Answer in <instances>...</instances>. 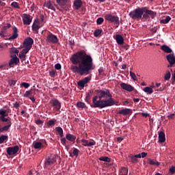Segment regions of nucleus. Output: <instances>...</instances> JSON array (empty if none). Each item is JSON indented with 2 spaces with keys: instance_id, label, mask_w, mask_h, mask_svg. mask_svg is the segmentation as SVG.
Here are the masks:
<instances>
[{
  "instance_id": "1",
  "label": "nucleus",
  "mask_w": 175,
  "mask_h": 175,
  "mask_svg": "<svg viewBox=\"0 0 175 175\" xmlns=\"http://www.w3.org/2000/svg\"><path fill=\"white\" fill-rule=\"evenodd\" d=\"M70 59L72 63L70 70L79 75H89L94 68L92 56L88 55L84 50L75 53Z\"/></svg>"
},
{
  "instance_id": "2",
  "label": "nucleus",
  "mask_w": 175,
  "mask_h": 175,
  "mask_svg": "<svg viewBox=\"0 0 175 175\" xmlns=\"http://www.w3.org/2000/svg\"><path fill=\"white\" fill-rule=\"evenodd\" d=\"M97 95L92 98V108H107L113 106L115 100L113 98L109 89H96Z\"/></svg>"
},
{
  "instance_id": "3",
  "label": "nucleus",
  "mask_w": 175,
  "mask_h": 175,
  "mask_svg": "<svg viewBox=\"0 0 175 175\" xmlns=\"http://www.w3.org/2000/svg\"><path fill=\"white\" fill-rule=\"evenodd\" d=\"M148 14H150L151 18H154L157 13L152 12V10H147L144 7L143 8H135V10H133V12H130L129 16L133 20H137L142 18V16L144 18H148Z\"/></svg>"
},
{
  "instance_id": "4",
  "label": "nucleus",
  "mask_w": 175,
  "mask_h": 175,
  "mask_svg": "<svg viewBox=\"0 0 175 175\" xmlns=\"http://www.w3.org/2000/svg\"><path fill=\"white\" fill-rule=\"evenodd\" d=\"M34 41L32 37H26V39L23 41V46H21V47H25V57L27 55V53H29V51L31 49L33 44Z\"/></svg>"
},
{
  "instance_id": "5",
  "label": "nucleus",
  "mask_w": 175,
  "mask_h": 175,
  "mask_svg": "<svg viewBox=\"0 0 175 175\" xmlns=\"http://www.w3.org/2000/svg\"><path fill=\"white\" fill-rule=\"evenodd\" d=\"M105 20H108V22L117 23V25H120L119 16H116L115 15H111V13H109L105 16Z\"/></svg>"
},
{
  "instance_id": "6",
  "label": "nucleus",
  "mask_w": 175,
  "mask_h": 175,
  "mask_svg": "<svg viewBox=\"0 0 175 175\" xmlns=\"http://www.w3.org/2000/svg\"><path fill=\"white\" fill-rule=\"evenodd\" d=\"M57 161L56 158L54 156H49L48 158H46L44 161V168H49V166L54 165V163Z\"/></svg>"
},
{
  "instance_id": "7",
  "label": "nucleus",
  "mask_w": 175,
  "mask_h": 175,
  "mask_svg": "<svg viewBox=\"0 0 175 175\" xmlns=\"http://www.w3.org/2000/svg\"><path fill=\"white\" fill-rule=\"evenodd\" d=\"M49 103L52 106H53V108H55V109H61L62 103L59 100V99H57L56 98H53L50 100Z\"/></svg>"
},
{
  "instance_id": "8",
  "label": "nucleus",
  "mask_w": 175,
  "mask_h": 175,
  "mask_svg": "<svg viewBox=\"0 0 175 175\" xmlns=\"http://www.w3.org/2000/svg\"><path fill=\"white\" fill-rule=\"evenodd\" d=\"M32 16L28 13H23V22L24 25H30L32 22Z\"/></svg>"
},
{
  "instance_id": "9",
  "label": "nucleus",
  "mask_w": 175,
  "mask_h": 175,
  "mask_svg": "<svg viewBox=\"0 0 175 175\" xmlns=\"http://www.w3.org/2000/svg\"><path fill=\"white\" fill-rule=\"evenodd\" d=\"M57 132L59 133V135L61 137V143L63 146H66V139L64 137V131L62 127H57L56 128Z\"/></svg>"
},
{
  "instance_id": "10",
  "label": "nucleus",
  "mask_w": 175,
  "mask_h": 175,
  "mask_svg": "<svg viewBox=\"0 0 175 175\" xmlns=\"http://www.w3.org/2000/svg\"><path fill=\"white\" fill-rule=\"evenodd\" d=\"M18 63H20V58H18V56L14 55V56H12L11 59H10L8 65L10 67H14L15 65H18Z\"/></svg>"
},
{
  "instance_id": "11",
  "label": "nucleus",
  "mask_w": 175,
  "mask_h": 175,
  "mask_svg": "<svg viewBox=\"0 0 175 175\" xmlns=\"http://www.w3.org/2000/svg\"><path fill=\"white\" fill-rule=\"evenodd\" d=\"M19 151V146H13L7 148V153L9 155L16 154V152Z\"/></svg>"
},
{
  "instance_id": "12",
  "label": "nucleus",
  "mask_w": 175,
  "mask_h": 175,
  "mask_svg": "<svg viewBox=\"0 0 175 175\" xmlns=\"http://www.w3.org/2000/svg\"><path fill=\"white\" fill-rule=\"evenodd\" d=\"M166 58L170 63L168 67L173 66L175 64V55H174V53H172V51H171V53H169V55H167Z\"/></svg>"
},
{
  "instance_id": "13",
  "label": "nucleus",
  "mask_w": 175,
  "mask_h": 175,
  "mask_svg": "<svg viewBox=\"0 0 175 175\" xmlns=\"http://www.w3.org/2000/svg\"><path fill=\"white\" fill-rule=\"evenodd\" d=\"M0 115L1 122H8L10 123V120L8 118H6V116H8V113H7L6 109H0Z\"/></svg>"
},
{
  "instance_id": "14",
  "label": "nucleus",
  "mask_w": 175,
  "mask_h": 175,
  "mask_svg": "<svg viewBox=\"0 0 175 175\" xmlns=\"http://www.w3.org/2000/svg\"><path fill=\"white\" fill-rule=\"evenodd\" d=\"M120 87L124 90H128L129 92H132L133 90H135V88H133V85H131V84H126L125 82H122L120 84Z\"/></svg>"
},
{
  "instance_id": "15",
  "label": "nucleus",
  "mask_w": 175,
  "mask_h": 175,
  "mask_svg": "<svg viewBox=\"0 0 175 175\" xmlns=\"http://www.w3.org/2000/svg\"><path fill=\"white\" fill-rule=\"evenodd\" d=\"M46 39L48 40V42H52L53 44L58 42V37H57V36H55L54 34H49V36H47L46 37Z\"/></svg>"
},
{
  "instance_id": "16",
  "label": "nucleus",
  "mask_w": 175,
  "mask_h": 175,
  "mask_svg": "<svg viewBox=\"0 0 175 175\" xmlns=\"http://www.w3.org/2000/svg\"><path fill=\"white\" fill-rule=\"evenodd\" d=\"M119 115H132L133 109L131 108H123V109H119Z\"/></svg>"
},
{
  "instance_id": "17",
  "label": "nucleus",
  "mask_w": 175,
  "mask_h": 175,
  "mask_svg": "<svg viewBox=\"0 0 175 175\" xmlns=\"http://www.w3.org/2000/svg\"><path fill=\"white\" fill-rule=\"evenodd\" d=\"M91 80V77H85V79H83L81 81H79L77 84L79 87H85V83H88Z\"/></svg>"
},
{
  "instance_id": "18",
  "label": "nucleus",
  "mask_w": 175,
  "mask_h": 175,
  "mask_svg": "<svg viewBox=\"0 0 175 175\" xmlns=\"http://www.w3.org/2000/svg\"><path fill=\"white\" fill-rule=\"evenodd\" d=\"M129 158L130 159L131 163H138L139 160L138 158H142V154H129Z\"/></svg>"
},
{
  "instance_id": "19",
  "label": "nucleus",
  "mask_w": 175,
  "mask_h": 175,
  "mask_svg": "<svg viewBox=\"0 0 175 175\" xmlns=\"http://www.w3.org/2000/svg\"><path fill=\"white\" fill-rule=\"evenodd\" d=\"M12 125L11 119L9 120V123H8V125H5L4 127H1V116H0V132H8V130L10 129V126Z\"/></svg>"
},
{
  "instance_id": "20",
  "label": "nucleus",
  "mask_w": 175,
  "mask_h": 175,
  "mask_svg": "<svg viewBox=\"0 0 175 175\" xmlns=\"http://www.w3.org/2000/svg\"><path fill=\"white\" fill-rule=\"evenodd\" d=\"M17 37H18V30L17 27H13V34L9 37V40L17 39Z\"/></svg>"
},
{
  "instance_id": "21",
  "label": "nucleus",
  "mask_w": 175,
  "mask_h": 175,
  "mask_svg": "<svg viewBox=\"0 0 175 175\" xmlns=\"http://www.w3.org/2000/svg\"><path fill=\"white\" fill-rule=\"evenodd\" d=\"M81 142L83 146H95L96 142L95 141H88L87 139H81Z\"/></svg>"
},
{
  "instance_id": "22",
  "label": "nucleus",
  "mask_w": 175,
  "mask_h": 175,
  "mask_svg": "<svg viewBox=\"0 0 175 175\" xmlns=\"http://www.w3.org/2000/svg\"><path fill=\"white\" fill-rule=\"evenodd\" d=\"M39 29H40V26L39 25V22H38L37 20H35V21L33 23V25H32V30L36 32V33H38Z\"/></svg>"
},
{
  "instance_id": "23",
  "label": "nucleus",
  "mask_w": 175,
  "mask_h": 175,
  "mask_svg": "<svg viewBox=\"0 0 175 175\" xmlns=\"http://www.w3.org/2000/svg\"><path fill=\"white\" fill-rule=\"evenodd\" d=\"M83 4L82 0H75L74 1V8L75 10H80Z\"/></svg>"
},
{
  "instance_id": "24",
  "label": "nucleus",
  "mask_w": 175,
  "mask_h": 175,
  "mask_svg": "<svg viewBox=\"0 0 175 175\" xmlns=\"http://www.w3.org/2000/svg\"><path fill=\"white\" fill-rule=\"evenodd\" d=\"M66 139L67 140H70V142H75V140L77 139L76 135H74L73 134H66Z\"/></svg>"
},
{
  "instance_id": "25",
  "label": "nucleus",
  "mask_w": 175,
  "mask_h": 175,
  "mask_svg": "<svg viewBox=\"0 0 175 175\" xmlns=\"http://www.w3.org/2000/svg\"><path fill=\"white\" fill-rule=\"evenodd\" d=\"M166 140L165 132L161 131L159 133V142H165Z\"/></svg>"
},
{
  "instance_id": "26",
  "label": "nucleus",
  "mask_w": 175,
  "mask_h": 175,
  "mask_svg": "<svg viewBox=\"0 0 175 175\" xmlns=\"http://www.w3.org/2000/svg\"><path fill=\"white\" fill-rule=\"evenodd\" d=\"M116 40L118 44H120V45L121 44H124V37H122V36H121L120 34H117L116 36Z\"/></svg>"
},
{
  "instance_id": "27",
  "label": "nucleus",
  "mask_w": 175,
  "mask_h": 175,
  "mask_svg": "<svg viewBox=\"0 0 175 175\" xmlns=\"http://www.w3.org/2000/svg\"><path fill=\"white\" fill-rule=\"evenodd\" d=\"M19 58L22 59V61H25L26 59V49L25 48H23L22 49V51L19 53Z\"/></svg>"
},
{
  "instance_id": "28",
  "label": "nucleus",
  "mask_w": 175,
  "mask_h": 175,
  "mask_svg": "<svg viewBox=\"0 0 175 175\" xmlns=\"http://www.w3.org/2000/svg\"><path fill=\"white\" fill-rule=\"evenodd\" d=\"M161 49L163 51H165V53H172V49H171V48H170V46H167L166 44H163V46H161Z\"/></svg>"
},
{
  "instance_id": "29",
  "label": "nucleus",
  "mask_w": 175,
  "mask_h": 175,
  "mask_svg": "<svg viewBox=\"0 0 175 175\" xmlns=\"http://www.w3.org/2000/svg\"><path fill=\"white\" fill-rule=\"evenodd\" d=\"M45 6H46V8H49V10H53L54 11H55L56 10L55 6H53L51 1H48L47 3H46Z\"/></svg>"
},
{
  "instance_id": "30",
  "label": "nucleus",
  "mask_w": 175,
  "mask_h": 175,
  "mask_svg": "<svg viewBox=\"0 0 175 175\" xmlns=\"http://www.w3.org/2000/svg\"><path fill=\"white\" fill-rule=\"evenodd\" d=\"M99 159L100 161H107L108 163L111 161V158H109V156H100Z\"/></svg>"
},
{
  "instance_id": "31",
  "label": "nucleus",
  "mask_w": 175,
  "mask_h": 175,
  "mask_svg": "<svg viewBox=\"0 0 175 175\" xmlns=\"http://www.w3.org/2000/svg\"><path fill=\"white\" fill-rule=\"evenodd\" d=\"M77 108H86V105H85V103H83L82 101H78L77 103Z\"/></svg>"
},
{
  "instance_id": "32",
  "label": "nucleus",
  "mask_w": 175,
  "mask_h": 175,
  "mask_svg": "<svg viewBox=\"0 0 175 175\" xmlns=\"http://www.w3.org/2000/svg\"><path fill=\"white\" fill-rule=\"evenodd\" d=\"M43 146H42V142H34L33 148L35 149H40V148H43Z\"/></svg>"
},
{
  "instance_id": "33",
  "label": "nucleus",
  "mask_w": 175,
  "mask_h": 175,
  "mask_svg": "<svg viewBox=\"0 0 175 175\" xmlns=\"http://www.w3.org/2000/svg\"><path fill=\"white\" fill-rule=\"evenodd\" d=\"M170 20H172L171 16H165V18H163L161 20V23H169L170 22Z\"/></svg>"
},
{
  "instance_id": "34",
  "label": "nucleus",
  "mask_w": 175,
  "mask_h": 175,
  "mask_svg": "<svg viewBox=\"0 0 175 175\" xmlns=\"http://www.w3.org/2000/svg\"><path fill=\"white\" fill-rule=\"evenodd\" d=\"M103 31V29H96L94 30V36L95 37H98V36H100V33H102Z\"/></svg>"
},
{
  "instance_id": "35",
  "label": "nucleus",
  "mask_w": 175,
  "mask_h": 175,
  "mask_svg": "<svg viewBox=\"0 0 175 175\" xmlns=\"http://www.w3.org/2000/svg\"><path fill=\"white\" fill-rule=\"evenodd\" d=\"M56 1L60 6H65L68 3V0H56Z\"/></svg>"
},
{
  "instance_id": "36",
  "label": "nucleus",
  "mask_w": 175,
  "mask_h": 175,
  "mask_svg": "<svg viewBox=\"0 0 175 175\" xmlns=\"http://www.w3.org/2000/svg\"><path fill=\"white\" fill-rule=\"evenodd\" d=\"M144 92H147L148 94H152L154 92L152 88H149V86H147V88H144Z\"/></svg>"
},
{
  "instance_id": "37",
  "label": "nucleus",
  "mask_w": 175,
  "mask_h": 175,
  "mask_svg": "<svg viewBox=\"0 0 175 175\" xmlns=\"http://www.w3.org/2000/svg\"><path fill=\"white\" fill-rule=\"evenodd\" d=\"M148 161H149V165H157V166L161 165V163L159 161H155L154 160H151V158L149 159Z\"/></svg>"
},
{
  "instance_id": "38",
  "label": "nucleus",
  "mask_w": 175,
  "mask_h": 175,
  "mask_svg": "<svg viewBox=\"0 0 175 175\" xmlns=\"http://www.w3.org/2000/svg\"><path fill=\"white\" fill-rule=\"evenodd\" d=\"M128 172H129L128 168H122L119 175H128Z\"/></svg>"
},
{
  "instance_id": "39",
  "label": "nucleus",
  "mask_w": 175,
  "mask_h": 175,
  "mask_svg": "<svg viewBox=\"0 0 175 175\" xmlns=\"http://www.w3.org/2000/svg\"><path fill=\"white\" fill-rule=\"evenodd\" d=\"M8 139V135H0V144H3L5 140Z\"/></svg>"
},
{
  "instance_id": "40",
  "label": "nucleus",
  "mask_w": 175,
  "mask_h": 175,
  "mask_svg": "<svg viewBox=\"0 0 175 175\" xmlns=\"http://www.w3.org/2000/svg\"><path fill=\"white\" fill-rule=\"evenodd\" d=\"M171 72L170 71L167 72L164 76L165 80H170L171 79Z\"/></svg>"
},
{
  "instance_id": "41",
  "label": "nucleus",
  "mask_w": 175,
  "mask_h": 175,
  "mask_svg": "<svg viewBox=\"0 0 175 175\" xmlns=\"http://www.w3.org/2000/svg\"><path fill=\"white\" fill-rule=\"evenodd\" d=\"M130 76L133 80H137V77L134 72H129Z\"/></svg>"
},
{
  "instance_id": "42",
  "label": "nucleus",
  "mask_w": 175,
  "mask_h": 175,
  "mask_svg": "<svg viewBox=\"0 0 175 175\" xmlns=\"http://www.w3.org/2000/svg\"><path fill=\"white\" fill-rule=\"evenodd\" d=\"M104 22V18H102V16H99V18H97L96 20V23L98 25H101V23H103Z\"/></svg>"
},
{
  "instance_id": "43",
  "label": "nucleus",
  "mask_w": 175,
  "mask_h": 175,
  "mask_svg": "<svg viewBox=\"0 0 175 175\" xmlns=\"http://www.w3.org/2000/svg\"><path fill=\"white\" fill-rule=\"evenodd\" d=\"M17 81H14V79H11V81H8V83L9 85H10V87H14V85H16Z\"/></svg>"
},
{
  "instance_id": "44",
  "label": "nucleus",
  "mask_w": 175,
  "mask_h": 175,
  "mask_svg": "<svg viewBox=\"0 0 175 175\" xmlns=\"http://www.w3.org/2000/svg\"><path fill=\"white\" fill-rule=\"evenodd\" d=\"M10 27H12L11 23H7V25L3 26V33H5V31L10 29Z\"/></svg>"
},
{
  "instance_id": "45",
  "label": "nucleus",
  "mask_w": 175,
  "mask_h": 175,
  "mask_svg": "<svg viewBox=\"0 0 175 175\" xmlns=\"http://www.w3.org/2000/svg\"><path fill=\"white\" fill-rule=\"evenodd\" d=\"M79 149H77V148H74V150L72 152V154L73 156H78L79 154Z\"/></svg>"
},
{
  "instance_id": "46",
  "label": "nucleus",
  "mask_w": 175,
  "mask_h": 175,
  "mask_svg": "<svg viewBox=\"0 0 175 175\" xmlns=\"http://www.w3.org/2000/svg\"><path fill=\"white\" fill-rule=\"evenodd\" d=\"M11 6H13L14 8H20L19 3H17L16 1L11 3Z\"/></svg>"
},
{
  "instance_id": "47",
  "label": "nucleus",
  "mask_w": 175,
  "mask_h": 175,
  "mask_svg": "<svg viewBox=\"0 0 175 175\" xmlns=\"http://www.w3.org/2000/svg\"><path fill=\"white\" fill-rule=\"evenodd\" d=\"M55 74H56V70H51V71L49 72V75L51 77H55Z\"/></svg>"
},
{
  "instance_id": "48",
  "label": "nucleus",
  "mask_w": 175,
  "mask_h": 175,
  "mask_svg": "<svg viewBox=\"0 0 175 175\" xmlns=\"http://www.w3.org/2000/svg\"><path fill=\"white\" fill-rule=\"evenodd\" d=\"M55 70H61L62 68L61 63H56V64L55 65Z\"/></svg>"
},
{
  "instance_id": "49",
  "label": "nucleus",
  "mask_w": 175,
  "mask_h": 175,
  "mask_svg": "<svg viewBox=\"0 0 175 175\" xmlns=\"http://www.w3.org/2000/svg\"><path fill=\"white\" fill-rule=\"evenodd\" d=\"M28 8H29V10H31V11H33L35 10V3H32L31 5H29Z\"/></svg>"
},
{
  "instance_id": "50",
  "label": "nucleus",
  "mask_w": 175,
  "mask_h": 175,
  "mask_svg": "<svg viewBox=\"0 0 175 175\" xmlns=\"http://www.w3.org/2000/svg\"><path fill=\"white\" fill-rule=\"evenodd\" d=\"M21 85H23L25 89H28V87H29L30 84H29L28 82H22Z\"/></svg>"
},
{
  "instance_id": "51",
  "label": "nucleus",
  "mask_w": 175,
  "mask_h": 175,
  "mask_svg": "<svg viewBox=\"0 0 175 175\" xmlns=\"http://www.w3.org/2000/svg\"><path fill=\"white\" fill-rule=\"evenodd\" d=\"M31 93V91H26L25 92V94H23L24 98H28V96H30Z\"/></svg>"
},
{
  "instance_id": "52",
  "label": "nucleus",
  "mask_w": 175,
  "mask_h": 175,
  "mask_svg": "<svg viewBox=\"0 0 175 175\" xmlns=\"http://www.w3.org/2000/svg\"><path fill=\"white\" fill-rule=\"evenodd\" d=\"M69 44H70V46H75V39H72V38H70L69 39Z\"/></svg>"
},
{
  "instance_id": "53",
  "label": "nucleus",
  "mask_w": 175,
  "mask_h": 175,
  "mask_svg": "<svg viewBox=\"0 0 175 175\" xmlns=\"http://www.w3.org/2000/svg\"><path fill=\"white\" fill-rule=\"evenodd\" d=\"M55 122L56 120H49L48 125L49 126L55 125Z\"/></svg>"
},
{
  "instance_id": "54",
  "label": "nucleus",
  "mask_w": 175,
  "mask_h": 175,
  "mask_svg": "<svg viewBox=\"0 0 175 175\" xmlns=\"http://www.w3.org/2000/svg\"><path fill=\"white\" fill-rule=\"evenodd\" d=\"M36 123H37V125H42L44 122L40 118H38V120H36Z\"/></svg>"
},
{
  "instance_id": "55",
  "label": "nucleus",
  "mask_w": 175,
  "mask_h": 175,
  "mask_svg": "<svg viewBox=\"0 0 175 175\" xmlns=\"http://www.w3.org/2000/svg\"><path fill=\"white\" fill-rule=\"evenodd\" d=\"M19 106H20V103H18V101H16L15 103H14V108H19Z\"/></svg>"
},
{
  "instance_id": "56",
  "label": "nucleus",
  "mask_w": 175,
  "mask_h": 175,
  "mask_svg": "<svg viewBox=\"0 0 175 175\" xmlns=\"http://www.w3.org/2000/svg\"><path fill=\"white\" fill-rule=\"evenodd\" d=\"M8 66V63H2L1 65H0V68H6V66Z\"/></svg>"
},
{
  "instance_id": "57",
  "label": "nucleus",
  "mask_w": 175,
  "mask_h": 175,
  "mask_svg": "<svg viewBox=\"0 0 175 175\" xmlns=\"http://www.w3.org/2000/svg\"><path fill=\"white\" fill-rule=\"evenodd\" d=\"M103 72H104L103 66H100V68L98 69L99 75H101V73H103Z\"/></svg>"
},
{
  "instance_id": "58",
  "label": "nucleus",
  "mask_w": 175,
  "mask_h": 175,
  "mask_svg": "<svg viewBox=\"0 0 175 175\" xmlns=\"http://www.w3.org/2000/svg\"><path fill=\"white\" fill-rule=\"evenodd\" d=\"M3 27L1 28V32H0V37H5Z\"/></svg>"
},
{
  "instance_id": "59",
  "label": "nucleus",
  "mask_w": 175,
  "mask_h": 175,
  "mask_svg": "<svg viewBox=\"0 0 175 175\" xmlns=\"http://www.w3.org/2000/svg\"><path fill=\"white\" fill-rule=\"evenodd\" d=\"M148 152H141V158H146V157L147 156Z\"/></svg>"
},
{
  "instance_id": "60",
  "label": "nucleus",
  "mask_w": 175,
  "mask_h": 175,
  "mask_svg": "<svg viewBox=\"0 0 175 175\" xmlns=\"http://www.w3.org/2000/svg\"><path fill=\"white\" fill-rule=\"evenodd\" d=\"M170 173H172V174H173V173H175V167H173V165H172V167H171V168H170Z\"/></svg>"
},
{
  "instance_id": "61",
  "label": "nucleus",
  "mask_w": 175,
  "mask_h": 175,
  "mask_svg": "<svg viewBox=\"0 0 175 175\" xmlns=\"http://www.w3.org/2000/svg\"><path fill=\"white\" fill-rule=\"evenodd\" d=\"M157 31V29L156 28V27H153V28L152 29V33H155Z\"/></svg>"
},
{
  "instance_id": "62",
  "label": "nucleus",
  "mask_w": 175,
  "mask_h": 175,
  "mask_svg": "<svg viewBox=\"0 0 175 175\" xmlns=\"http://www.w3.org/2000/svg\"><path fill=\"white\" fill-rule=\"evenodd\" d=\"M134 103H139V100H140L139 98H133Z\"/></svg>"
},
{
  "instance_id": "63",
  "label": "nucleus",
  "mask_w": 175,
  "mask_h": 175,
  "mask_svg": "<svg viewBox=\"0 0 175 175\" xmlns=\"http://www.w3.org/2000/svg\"><path fill=\"white\" fill-rule=\"evenodd\" d=\"M174 113H171L170 115H168V118H174Z\"/></svg>"
},
{
  "instance_id": "64",
  "label": "nucleus",
  "mask_w": 175,
  "mask_h": 175,
  "mask_svg": "<svg viewBox=\"0 0 175 175\" xmlns=\"http://www.w3.org/2000/svg\"><path fill=\"white\" fill-rule=\"evenodd\" d=\"M122 70H125L126 68V63H124L123 65H122Z\"/></svg>"
}]
</instances>
